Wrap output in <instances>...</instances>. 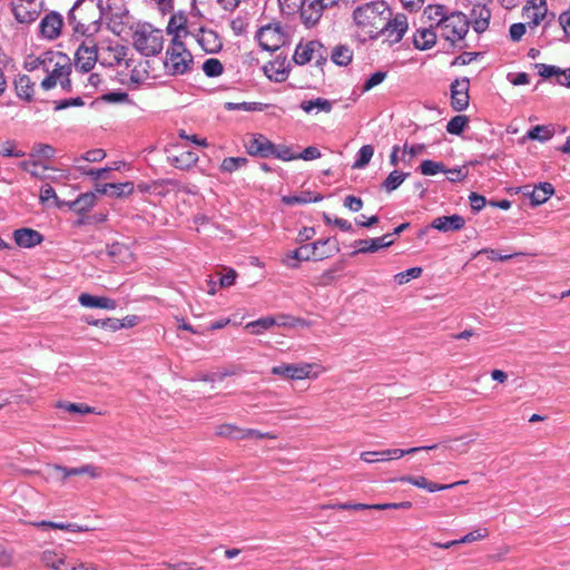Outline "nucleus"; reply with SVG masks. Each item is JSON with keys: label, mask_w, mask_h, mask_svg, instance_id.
Instances as JSON below:
<instances>
[{"label": "nucleus", "mask_w": 570, "mask_h": 570, "mask_svg": "<svg viewBox=\"0 0 570 570\" xmlns=\"http://www.w3.org/2000/svg\"><path fill=\"white\" fill-rule=\"evenodd\" d=\"M266 105L262 102H242V104H235V102H226L225 108L227 110H236V109H243L245 111H262Z\"/></svg>", "instance_id": "53"}, {"label": "nucleus", "mask_w": 570, "mask_h": 570, "mask_svg": "<svg viewBox=\"0 0 570 570\" xmlns=\"http://www.w3.org/2000/svg\"><path fill=\"white\" fill-rule=\"evenodd\" d=\"M409 22L406 16L397 13L393 19H391V17L386 19V27L381 35H384L390 43H397L404 37Z\"/></svg>", "instance_id": "17"}, {"label": "nucleus", "mask_w": 570, "mask_h": 570, "mask_svg": "<svg viewBox=\"0 0 570 570\" xmlns=\"http://www.w3.org/2000/svg\"><path fill=\"white\" fill-rule=\"evenodd\" d=\"M62 28V16L56 11H50L39 23L40 37L49 41L56 40L61 36Z\"/></svg>", "instance_id": "15"}, {"label": "nucleus", "mask_w": 570, "mask_h": 570, "mask_svg": "<svg viewBox=\"0 0 570 570\" xmlns=\"http://www.w3.org/2000/svg\"><path fill=\"white\" fill-rule=\"evenodd\" d=\"M435 449H438V444L415 446L407 450L390 449L383 451H365L361 453V459L366 463L385 462L401 459L407 454H414L421 451H432Z\"/></svg>", "instance_id": "13"}, {"label": "nucleus", "mask_w": 570, "mask_h": 570, "mask_svg": "<svg viewBox=\"0 0 570 570\" xmlns=\"http://www.w3.org/2000/svg\"><path fill=\"white\" fill-rule=\"evenodd\" d=\"M327 49L317 40L301 41L295 49L293 59L297 65L314 62L322 68L327 61Z\"/></svg>", "instance_id": "8"}, {"label": "nucleus", "mask_w": 570, "mask_h": 570, "mask_svg": "<svg viewBox=\"0 0 570 570\" xmlns=\"http://www.w3.org/2000/svg\"><path fill=\"white\" fill-rule=\"evenodd\" d=\"M11 11L19 23L35 22L43 9L42 0H11Z\"/></svg>", "instance_id": "14"}, {"label": "nucleus", "mask_w": 570, "mask_h": 570, "mask_svg": "<svg viewBox=\"0 0 570 570\" xmlns=\"http://www.w3.org/2000/svg\"><path fill=\"white\" fill-rule=\"evenodd\" d=\"M299 107L306 114H312L313 111L330 114L333 109V102L326 98L317 97L311 100H303Z\"/></svg>", "instance_id": "29"}, {"label": "nucleus", "mask_w": 570, "mask_h": 570, "mask_svg": "<svg viewBox=\"0 0 570 570\" xmlns=\"http://www.w3.org/2000/svg\"><path fill=\"white\" fill-rule=\"evenodd\" d=\"M42 563L53 570L60 569V566H65V557L59 556L52 550H46L41 554Z\"/></svg>", "instance_id": "42"}, {"label": "nucleus", "mask_w": 570, "mask_h": 570, "mask_svg": "<svg viewBox=\"0 0 570 570\" xmlns=\"http://www.w3.org/2000/svg\"><path fill=\"white\" fill-rule=\"evenodd\" d=\"M470 22L465 14L455 11L449 16L440 24L441 37L454 45L462 40L469 31Z\"/></svg>", "instance_id": "9"}, {"label": "nucleus", "mask_w": 570, "mask_h": 570, "mask_svg": "<svg viewBox=\"0 0 570 570\" xmlns=\"http://www.w3.org/2000/svg\"><path fill=\"white\" fill-rule=\"evenodd\" d=\"M104 0H77L69 11L75 37H95L102 27Z\"/></svg>", "instance_id": "1"}, {"label": "nucleus", "mask_w": 570, "mask_h": 570, "mask_svg": "<svg viewBox=\"0 0 570 570\" xmlns=\"http://www.w3.org/2000/svg\"><path fill=\"white\" fill-rule=\"evenodd\" d=\"M39 199L41 204H46L50 199H52L57 207H61L63 203L60 202L59 197L57 196L55 189L50 185H43L40 188V195Z\"/></svg>", "instance_id": "55"}, {"label": "nucleus", "mask_w": 570, "mask_h": 570, "mask_svg": "<svg viewBox=\"0 0 570 570\" xmlns=\"http://www.w3.org/2000/svg\"><path fill=\"white\" fill-rule=\"evenodd\" d=\"M553 136V130L546 126H534L528 131V137L533 140L546 141Z\"/></svg>", "instance_id": "49"}, {"label": "nucleus", "mask_w": 570, "mask_h": 570, "mask_svg": "<svg viewBox=\"0 0 570 570\" xmlns=\"http://www.w3.org/2000/svg\"><path fill=\"white\" fill-rule=\"evenodd\" d=\"M282 12L285 14H293L298 11L303 0H278Z\"/></svg>", "instance_id": "63"}, {"label": "nucleus", "mask_w": 570, "mask_h": 570, "mask_svg": "<svg viewBox=\"0 0 570 570\" xmlns=\"http://www.w3.org/2000/svg\"><path fill=\"white\" fill-rule=\"evenodd\" d=\"M247 161L248 160L245 157H227L223 159L219 168L223 173L232 174L240 167L245 166Z\"/></svg>", "instance_id": "44"}, {"label": "nucleus", "mask_w": 570, "mask_h": 570, "mask_svg": "<svg viewBox=\"0 0 570 570\" xmlns=\"http://www.w3.org/2000/svg\"><path fill=\"white\" fill-rule=\"evenodd\" d=\"M276 324H277L276 317L267 316V317H262L254 322L247 323L246 328L249 330V332L252 334L258 335V334H262L264 331L273 327Z\"/></svg>", "instance_id": "40"}, {"label": "nucleus", "mask_w": 570, "mask_h": 570, "mask_svg": "<svg viewBox=\"0 0 570 570\" xmlns=\"http://www.w3.org/2000/svg\"><path fill=\"white\" fill-rule=\"evenodd\" d=\"M261 48L266 51H276L286 42V33L278 22L262 26L255 36Z\"/></svg>", "instance_id": "11"}, {"label": "nucleus", "mask_w": 570, "mask_h": 570, "mask_svg": "<svg viewBox=\"0 0 570 570\" xmlns=\"http://www.w3.org/2000/svg\"><path fill=\"white\" fill-rule=\"evenodd\" d=\"M52 470L57 473H59V480L61 482H65L70 476H77L80 475V470L78 468H66L61 465H53Z\"/></svg>", "instance_id": "62"}, {"label": "nucleus", "mask_w": 570, "mask_h": 570, "mask_svg": "<svg viewBox=\"0 0 570 570\" xmlns=\"http://www.w3.org/2000/svg\"><path fill=\"white\" fill-rule=\"evenodd\" d=\"M554 193V188L550 183H542L533 189L531 193V202L534 205H541L546 203Z\"/></svg>", "instance_id": "37"}, {"label": "nucleus", "mask_w": 570, "mask_h": 570, "mask_svg": "<svg viewBox=\"0 0 570 570\" xmlns=\"http://www.w3.org/2000/svg\"><path fill=\"white\" fill-rule=\"evenodd\" d=\"M399 480L401 482L410 483L414 487L425 489L429 492H436V491H442V490H446V489H453L458 485L466 484L469 482L468 480H461V481H456L451 484H439V483L429 481L425 476H412V475H404V476H401Z\"/></svg>", "instance_id": "20"}, {"label": "nucleus", "mask_w": 570, "mask_h": 570, "mask_svg": "<svg viewBox=\"0 0 570 570\" xmlns=\"http://www.w3.org/2000/svg\"><path fill=\"white\" fill-rule=\"evenodd\" d=\"M488 535H489L488 529H485V528L476 529V530H473V531L469 532L468 534H465L461 539H459V541H460V544L461 543H471V542H474V541L483 540Z\"/></svg>", "instance_id": "59"}, {"label": "nucleus", "mask_w": 570, "mask_h": 570, "mask_svg": "<svg viewBox=\"0 0 570 570\" xmlns=\"http://www.w3.org/2000/svg\"><path fill=\"white\" fill-rule=\"evenodd\" d=\"M272 156H274L277 159L289 161L296 159V154L292 151V149L285 145H275L274 144V150Z\"/></svg>", "instance_id": "57"}, {"label": "nucleus", "mask_w": 570, "mask_h": 570, "mask_svg": "<svg viewBox=\"0 0 570 570\" xmlns=\"http://www.w3.org/2000/svg\"><path fill=\"white\" fill-rule=\"evenodd\" d=\"M470 80L466 77L455 79L451 86V107L455 111H463L469 107Z\"/></svg>", "instance_id": "16"}, {"label": "nucleus", "mask_w": 570, "mask_h": 570, "mask_svg": "<svg viewBox=\"0 0 570 570\" xmlns=\"http://www.w3.org/2000/svg\"><path fill=\"white\" fill-rule=\"evenodd\" d=\"M340 250L335 239L325 238L314 243L302 245L301 247L287 253L282 258V264L289 268H297L299 262L323 261L332 257Z\"/></svg>", "instance_id": "3"}, {"label": "nucleus", "mask_w": 570, "mask_h": 570, "mask_svg": "<svg viewBox=\"0 0 570 570\" xmlns=\"http://www.w3.org/2000/svg\"><path fill=\"white\" fill-rule=\"evenodd\" d=\"M522 18L528 27L533 30L541 23L548 27L554 18L549 13L547 0H528L522 8Z\"/></svg>", "instance_id": "10"}, {"label": "nucleus", "mask_w": 570, "mask_h": 570, "mask_svg": "<svg viewBox=\"0 0 570 570\" xmlns=\"http://www.w3.org/2000/svg\"><path fill=\"white\" fill-rule=\"evenodd\" d=\"M245 148L252 156L267 158L273 154L274 142L262 134H255L249 136L245 142Z\"/></svg>", "instance_id": "18"}, {"label": "nucleus", "mask_w": 570, "mask_h": 570, "mask_svg": "<svg viewBox=\"0 0 570 570\" xmlns=\"http://www.w3.org/2000/svg\"><path fill=\"white\" fill-rule=\"evenodd\" d=\"M322 509H333V510H353V511H360V510H371V504L365 503H327L321 505Z\"/></svg>", "instance_id": "50"}, {"label": "nucleus", "mask_w": 570, "mask_h": 570, "mask_svg": "<svg viewBox=\"0 0 570 570\" xmlns=\"http://www.w3.org/2000/svg\"><path fill=\"white\" fill-rule=\"evenodd\" d=\"M528 24L525 22H518L510 26V38L512 41L517 42L522 39L527 31Z\"/></svg>", "instance_id": "64"}, {"label": "nucleus", "mask_w": 570, "mask_h": 570, "mask_svg": "<svg viewBox=\"0 0 570 570\" xmlns=\"http://www.w3.org/2000/svg\"><path fill=\"white\" fill-rule=\"evenodd\" d=\"M45 78L40 86L43 90H50L60 86L63 90H71V62L70 59L61 53L52 51L50 58L43 60Z\"/></svg>", "instance_id": "4"}, {"label": "nucleus", "mask_w": 570, "mask_h": 570, "mask_svg": "<svg viewBox=\"0 0 570 570\" xmlns=\"http://www.w3.org/2000/svg\"><path fill=\"white\" fill-rule=\"evenodd\" d=\"M110 195L117 198L129 196L134 193L135 186L131 181L111 183Z\"/></svg>", "instance_id": "48"}, {"label": "nucleus", "mask_w": 570, "mask_h": 570, "mask_svg": "<svg viewBox=\"0 0 570 570\" xmlns=\"http://www.w3.org/2000/svg\"><path fill=\"white\" fill-rule=\"evenodd\" d=\"M436 31L431 24L429 28H420L413 35V45L417 50L424 51L431 49L436 43Z\"/></svg>", "instance_id": "25"}, {"label": "nucleus", "mask_w": 570, "mask_h": 570, "mask_svg": "<svg viewBox=\"0 0 570 570\" xmlns=\"http://www.w3.org/2000/svg\"><path fill=\"white\" fill-rule=\"evenodd\" d=\"M421 174L424 176H432L441 171H445L442 163H436L430 159L423 160L420 165Z\"/></svg>", "instance_id": "52"}, {"label": "nucleus", "mask_w": 570, "mask_h": 570, "mask_svg": "<svg viewBox=\"0 0 570 570\" xmlns=\"http://www.w3.org/2000/svg\"><path fill=\"white\" fill-rule=\"evenodd\" d=\"M87 324L92 326H101V327H108L112 331L120 330L125 326V323H122L120 320L117 318H106L104 321L100 320H87Z\"/></svg>", "instance_id": "56"}, {"label": "nucleus", "mask_w": 570, "mask_h": 570, "mask_svg": "<svg viewBox=\"0 0 570 570\" xmlns=\"http://www.w3.org/2000/svg\"><path fill=\"white\" fill-rule=\"evenodd\" d=\"M409 173L393 170L382 183V188L385 189L387 193H391L395 190L406 179V177H409Z\"/></svg>", "instance_id": "41"}, {"label": "nucleus", "mask_w": 570, "mask_h": 570, "mask_svg": "<svg viewBox=\"0 0 570 570\" xmlns=\"http://www.w3.org/2000/svg\"><path fill=\"white\" fill-rule=\"evenodd\" d=\"M473 29L476 32H483L488 29L491 18V11L485 3H474L472 9Z\"/></svg>", "instance_id": "26"}, {"label": "nucleus", "mask_w": 570, "mask_h": 570, "mask_svg": "<svg viewBox=\"0 0 570 570\" xmlns=\"http://www.w3.org/2000/svg\"><path fill=\"white\" fill-rule=\"evenodd\" d=\"M132 45L145 57L156 56L163 50V31L149 23L139 24L132 33Z\"/></svg>", "instance_id": "5"}, {"label": "nucleus", "mask_w": 570, "mask_h": 570, "mask_svg": "<svg viewBox=\"0 0 570 570\" xmlns=\"http://www.w3.org/2000/svg\"><path fill=\"white\" fill-rule=\"evenodd\" d=\"M79 303L85 307H97L104 309H115L116 302L109 297L105 296H92L90 294L83 293L79 296Z\"/></svg>", "instance_id": "28"}, {"label": "nucleus", "mask_w": 570, "mask_h": 570, "mask_svg": "<svg viewBox=\"0 0 570 570\" xmlns=\"http://www.w3.org/2000/svg\"><path fill=\"white\" fill-rule=\"evenodd\" d=\"M465 219L459 215L453 214L451 216H440L432 220L431 227L440 232H455L464 227Z\"/></svg>", "instance_id": "22"}, {"label": "nucleus", "mask_w": 570, "mask_h": 570, "mask_svg": "<svg viewBox=\"0 0 570 570\" xmlns=\"http://www.w3.org/2000/svg\"><path fill=\"white\" fill-rule=\"evenodd\" d=\"M30 524H32L36 528L65 530L70 532H80L83 530V528L78 525L77 523H58L46 520L39 522H31Z\"/></svg>", "instance_id": "39"}, {"label": "nucleus", "mask_w": 570, "mask_h": 570, "mask_svg": "<svg viewBox=\"0 0 570 570\" xmlns=\"http://www.w3.org/2000/svg\"><path fill=\"white\" fill-rule=\"evenodd\" d=\"M196 40L206 52H217L223 46L218 33L210 29H199Z\"/></svg>", "instance_id": "23"}, {"label": "nucleus", "mask_w": 570, "mask_h": 570, "mask_svg": "<svg viewBox=\"0 0 570 570\" xmlns=\"http://www.w3.org/2000/svg\"><path fill=\"white\" fill-rule=\"evenodd\" d=\"M203 71L208 77L220 76L224 71L223 63L216 58H209L203 63Z\"/></svg>", "instance_id": "47"}, {"label": "nucleus", "mask_w": 570, "mask_h": 570, "mask_svg": "<svg viewBox=\"0 0 570 570\" xmlns=\"http://www.w3.org/2000/svg\"><path fill=\"white\" fill-rule=\"evenodd\" d=\"M127 47L120 43H115L108 46L101 53V65L109 67L120 66L122 62L129 68L130 63L126 59L127 56Z\"/></svg>", "instance_id": "19"}, {"label": "nucleus", "mask_w": 570, "mask_h": 570, "mask_svg": "<svg viewBox=\"0 0 570 570\" xmlns=\"http://www.w3.org/2000/svg\"><path fill=\"white\" fill-rule=\"evenodd\" d=\"M392 16L384 1H373L357 7L353 19L360 36L376 39L386 27V19Z\"/></svg>", "instance_id": "2"}, {"label": "nucleus", "mask_w": 570, "mask_h": 570, "mask_svg": "<svg viewBox=\"0 0 570 570\" xmlns=\"http://www.w3.org/2000/svg\"><path fill=\"white\" fill-rule=\"evenodd\" d=\"M469 122V118L465 115H458L453 117L448 124H446V130L448 132L452 135H460L463 129L466 127Z\"/></svg>", "instance_id": "46"}, {"label": "nucleus", "mask_w": 570, "mask_h": 570, "mask_svg": "<svg viewBox=\"0 0 570 570\" xmlns=\"http://www.w3.org/2000/svg\"><path fill=\"white\" fill-rule=\"evenodd\" d=\"M422 272L423 269L421 267H411L404 272L397 273L394 276V279L399 285H404L412 278H419L422 275Z\"/></svg>", "instance_id": "51"}, {"label": "nucleus", "mask_w": 570, "mask_h": 570, "mask_svg": "<svg viewBox=\"0 0 570 570\" xmlns=\"http://www.w3.org/2000/svg\"><path fill=\"white\" fill-rule=\"evenodd\" d=\"M423 16L433 24V28L440 29V24L449 13L443 4H430L424 9Z\"/></svg>", "instance_id": "32"}, {"label": "nucleus", "mask_w": 570, "mask_h": 570, "mask_svg": "<svg viewBox=\"0 0 570 570\" xmlns=\"http://www.w3.org/2000/svg\"><path fill=\"white\" fill-rule=\"evenodd\" d=\"M387 77L385 71H376L370 78H367L362 87V92H367L379 85H381Z\"/></svg>", "instance_id": "54"}, {"label": "nucleus", "mask_w": 570, "mask_h": 570, "mask_svg": "<svg viewBox=\"0 0 570 570\" xmlns=\"http://www.w3.org/2000/svg\"><path fill=\"white\" fill-rule=\"evenodd\" d=\"M247 439H268V440H275L277 439V435L272 432H262L256 429H245L243 433V440Z\"/></svg>", "instance_id": "60"}, {"label": "nucleus", "mask_w": 570, "mask_h": 570, "mask_svg": "<svg viewBox=\"0 0 570 570\" xmlns=\"http://www.w3.org/2000/svg\"><path fill=\"white\" fill-rule=\"evenodd\" d=\"M198 155L194 151L186 150L177 156L168 157L169 163L177 169L188 170L198 161Z\"/></svg>", "instance_id": "31"}, {"label": "nucleus", "mask_w": 570, "mask_h": 570, "mask_svg": "<svg viewBox=\"0 0 570 570\" xmlns=\"http://www.w3.org/2000/svg\"><path fill=\"white\" fill-rule=\"evenodd\" d=\"M353 50L346 45H337L331 52L332 61L337 66H348L353 59Z\"/></svg>", "instance_id": "34"}, {"label": "nucleus", "mask_w": 570, "mask_h": 570, "mask_svg": "<svg viewBox=\"0 0 570 570\" xmlns=\"http://www.w3.org/2000/svg\"><path fill=\"white\" fill-rule=\"evenodd\" d=\"M14 243L19 247L32 248L43 242V236L32 228H19L13 232Z\"/></svg>", "instance_id": "21"}, {"label": "nucleus", "mask_w": 570, "mask_h": 570, "mask_svg": "<svg viewBox=\"0 0 570 570\" xmlns=\"http://www.w3.org/2000/svg\"><path fill=\"white\" fill-rule=\"evenodd\" d=\"M56 149L49 144H35L31 147L29 157L37 160H50L55 157Z\"/></svg>", "instance_id": "38"}, {"label": "nucleus", "mask_w": 570, "mask_h": 570, "mask_svg": "<svg viewBox=\"0 0 570 570\" xmlns=\"http://www.w3.org/2000/svg\"><path fill=\"white\" fill-rule=\"evenodd\" d=\"M374 155V148L372 145H364L358 150V157L356 161L353 165V168L360 169L364 168L368 163L371 161L372 157Z\"/></svg>", "instance_id": "45"}, {"label": "nucleus", "mask_w": 570, "mask_h": 570, "mask_svg": "<svg viewBox=\"0 0 570 570\" xmlns=\"http://www.w3.org/2000/svg\"><path fill=\"white\" fill-rule=\"evenodd\" d=\"M535 68L538 69V73L542 78H549L556 76L557 79L560 78L561 69L556 66H549L546 63H537Z\"/></svg>", "instance_id": "61"}, {"label": "nucleus", "mask_w": 570, "mask_h": 570, "mask_svg": "<svg viewBox=\"0 0 570 570\" xmlns=\"http://www.w3.org/2000/svg\"><path fill=\"white\" fill-rule=\"evenodd\" d=\"M129 63L131 67L129 72V81L131 85L138 87L149 79L151 68L149 60L140 59L136 63L132 60H129Z\"/></svg>", "instance_id": "24"}, {"label": "nucleus", "mask_w": 570, "mask_h": 570, "mask_svg": "<svg viewBox=\"0 0 570 570\" xmlns=\"http://www.w3.org/2000/svg\"><path fill=\"white\" fill-rule=\"evenodd\" d=\"M97 197L92 191L79 195L73 202L69 203V208L77 213H86L96 204Z\"/></svg>", "instance_id": "33"}, {"label": "nucleus", "mask_w": 570, "mask_h": 570, "mask_svg": "<svg viewBox=\"0 0 570 570\" xmlns=\"http://www.w3.org/2000/svg\"><path fill=\"white\" fill-rule=\"evenodd\" d=\"M14 89L19 98L30 101L35 94V82L27 75H20L14 80Z\"/></svg>", "instance_id": "30"}, {"label": "nucleus", "mask_w": 570, "mask_h": 570, "mask_svg": "<svg viewBox=\"0 0 570 570\" xmlns=\"http://www.w3.org/2000/svg\"><path fill=\"white\" fill-rule=\"evenodd\" d=\"M325 367L317 363H282L271 368L273 375L279 376L284 380L302 381L306 379L316 380Z\"/></svg>", "instance_id": "7"}, {"label": "nucleus", "mask_w": 570, "mask_h": 570, "mask_svg": "<svg viewBox=\"0 0 570 570\" xmlns=\"http://www.w3.org/2000/svg\"><path fill=\"white\" fill-rule=\"evenodd\" d=\"M107 156L106 151L104 149L97 148L86 151L79 159H75V163L77 164L79 160H86L89 163H98L105 159Z\"/></svg>", "instance_id": "58"}, {"label": "nucleus", "mask_w": 570, "mask_h": 570, "mask_svg": "<svg viewBox=\"0 0 570 570\" xmlns=\"http://www.w3.org/2000/svg\"><path fill=\"white\" fill-rule=\"evenodd\" d=\"M184 23H185L184 17L171 16V18L168 22V26H167L168 33L174 35L173 38H177L178 40H180L183 33L187 35V30H186Z\"/></svg>", "instance_id": "43"}, {"label": "nucleus", "mask_w": 570, "mask_h": 570, "mask_svg": "<svg viewBox=\"0 0 570 570\" xmlns=\"http://www.w3.org/2000/svg\"><path fill=\"white\" fill-rule=\"evenodd\" d=\"M357 249L353 254H365V253H375L381 248L389 247V243H385L384 239L370 238V239H360L355 242Z\"/></svg>", "instance_id": "35"}, {"label": "nucleus", "mask_w": 570, "mask_h": 570, "mask_svg": "<svg viewBox=\"0 0 570 570\" xmlns=\"http://www.w3.org/2000/svg\"><path fill=\"white\" fill-rule=\"evenodd\" d=\"M82 38L75 52V67L82 72H89L98 61V45L94 37Z\"/></svg>", "instance_id": "12"}, {"label": "nucleus", "mask_w": 570, "mask_h": 570, "mask_svg": "<svg viewBox=\"0 0 570 570\" xmlns=\"http://www.w3.org/2000/svg\"><path fill=\"white\" fill-rule=\"evenodd\" d=\"M244 428L237 426L233 423H223L216 428V435L233 441L243 440Z\"/></svg>", "instance_id": "36"}, {"label": "nucleus", "mask_w": 570, "mask_h": 570, "mask_svg": "<svg viewBox=\"0 0 570 570\" xmlns=\"http://www.w3.org/2000/svg\"><path fill=\"white\" fill-rule=\"evenodd\" d=\"M19 167L29 173L32 177L37 179H47V171L52 170L57 171L55 168L46 165L45 163L37 160L35 158H30L27 160H23L19 164Z\"/></svg>", "instance_id": "27"}, {"label": "nucleus", "mask_w": 570, "mask_h": 570, "mask_svg": "<svg viewBox=\"0 0 570 570\" xmlns=\"http://www.w3.org/2000/svg\"><path fill=\"white\" fill-rule=\"evenodd\" d=\"M191 65L193 56L185 43L177 38H173L164 62L166 72L170 76L185 75L190 71Z\"/></svg>", "instance_id": "6"}]
</instances>
